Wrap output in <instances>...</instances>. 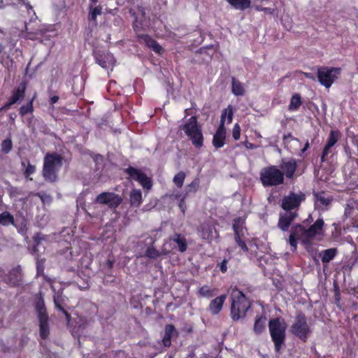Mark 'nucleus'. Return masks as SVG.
<instances>
[{
	"mask_svg": "<svg viewBox=\"0 0 358 358\" xmlns=\"http://www.w3.org/2000/svg\"><path fill=\"white\" fill-rule=\"evenodd\" d=\"M242 224L243 222L240 217L236 218L234 220L233 229L234 230L236 235L239 234Z\"/></svg>",
	"mask_w": 358,
	"mask_h": 358,
	"instance_id": "obj_39",
	"label": "nucleus"
},
{
	"mask_svg": "<svg viewBox=\"0 0 358 358\" xmlns=\"http://www.w3.org/2000/svg\"><path fill=\"white\" fill-rule=\"evenodd\" d=\"M232 92L236 96H243L245 93L243 85L234 78H232Z\"/></svg>",
	"mask_w": 358,
	"mask_h": 358,
	"instance_id": "obj_25",
	"label": "nucleus"
},
{
	"mask_svg": "<svg viewBox=\"0 0 358 358\" xmlns=\"http://www.w3.org/2000/svg\"><path fill=\"white\" fill-rule=\"evenodd\" d=\"M226 129L220 125L213 138V144L216 148H220L224 145Z\"/></svg>",
	"mask_w": 358,
	"mask_h": 358,
	"instance_id": "obj_17",
	"label": "nucleus"
},
{
	"mask_svg": "<svg viewBox=\"0 0 358 358\" xmlns=\"http://www.w3.org/2000/svg\"><path fill=\"white\" fill-rule=\"evenodd\" d=\"M62 302V296L59 294H55L54 296V303L58 310H61L64 314L66 315L67 320H69L70 319V315L62 308L61 303Z\"/></svg>",
	"mask_w": 358,
	"mask_h": 358,
	"instance_id": "obj_30",
	"label": "nucleus"
},
{
	"mask_svg": "<svg viewBox=\"0 0 358 358\" xmlns=\"http://www.w3.org/2000/svg\"><path fill=\"white\" fill-rule=\"evenodd\" d=\"M62 165L61 155L48 153L44 157L43 176L45 180L55 182L57 180V173Z\"/></svg>",
	"mask_w": 358,
	"mask_h": 358,
	"instance_id": "obj_3",
	"label": "nucleus"
},
{
	"mask_svg": "<svg viewBox=\"0 0 358 358\" xmlns=\"http://www.w3.org/2000/svg\"><path fill=\"white\" fill-rule=\"evenodd\" d=\"M309 147V143L307 142L304 146V148L302 149V152H305Z\"/></svg>",
	"mask_w": 358,
	"mask_h": 358,
	"instance_id": "obj_57",
	"label": "nucleus"
},
{
	"mask_svg": "<svg viewBox=\"0 0 358 358\" xmlns=\"http://www.w3.org/2000/svg\"><path fill=\"white\" fill-rule=\"evenodd\" d=\"M266 318L264 316H261L256 319L254 325V331L257 334H261L264 330L266 327Z\"/></svg>",
	"mask_w": 358,
	"mask_h": 358,
	"instance_id": "obj_23",
	"label": "nucleus"
},
{
	"mask_svg": "<svg viewBox=\"0 0 358 358\" xmlns=\"http://www.w3.org/2000/svg\"><path fill=\"white\" fill-rule=\"evenodd\" d=\"M94 3H96L97 0H92Z\"/></svg>",
	"mask_w": 358,
	"mask_h": 358,
	"instance_id": "obj_61",
	"label": "nucleus"
},
{
	"mask_svg": "<svg viewBox=\"0 0 358 358\" xmlns=\"http://www.w3.org/2000/svg\"><path fill=\"white\" fill-rule=\"evenodd\" d=\"M58 100H59V96H53L52 97L50 98V104L55 103L56 102H57Z\"/></svg>",
	"mask_w": 358,
	"mask_h": 358,
	"instance_id": "obj_54",
	"label": "nucleus"
},
{
	"mask_svg": "<svg viewBox=\"0 0 358 358\" xmlns=\"http://www.w3.org/2000/svg\"><path fill=\"white\" fill-rule=\"evenodd\" d=\"M180 197V195L179 194H172L171 195V198L172 199H179Z\"/></svg>",
	"mask_w": 358,
	"mask_h": 358,
	"instance_id": "obj_56",
	"label": "nucleus"
},
{
	"mask_svg": "<svg viewBox=\"0 0 358 358\" xmlns=\"http://www.w3.org/2000/svg\"><path fill=\"white\" fill-rule=\"evenodd\" d=\"M142 194L141 190L134 189L130 193V203L132 206L138 207L141 204Z\"/></svg>",
	"mask_w": 358,
	"mask_h": 358,
	"instance_id": "obj_22",
	"label": "nucleus"
},
{
	"mask_svg": "<svg viewBox=\"0 0 358 358\" xmlns=\"http://www.w3.org/2000/svg\"><path fill=\"white\" fill-rule=\"evenodd\" d=\"M171 337H170L169 336L164 335L163 341H162L164 346L169 347L171 345Z\"/></svg>",
	"mask_w": 358,
	"mask_h": 358,
	"instance_id": "obj_51",
	"label": "nucleus"
},
{
	"mask_svg": "<svg viewBox=\"0 0 358 358\" xmlns=\"http://www.w3.org/2000/svg\"><path fill=\"white\" fill-rule=\"evenodd\" d=\"M96 62L103 69H113L115 59L113 55L109 52L98 55L96 57Z\"/></svg>",
	"mask_w": 358,
	"mask_h": 358,
	"instance_id": "obj_15",
	"label": "nucleus"
},
{
	"mask_svg": "<svg viewBox=\"0 0 358 358\" xmlns=\"http://www.w3.org/2000/svg\"><path fill=\"white\" fill-rule=\"evenodd\" d=\"M186 197H187L186 195H183L178 203V207L180 208V210L182 211V213L183 214H185V210H186V204L185 202V199Z\"/></svg>",
	"mask_w": 358,
	"mask_h": 358,
	"instance_id": "obj_47",
	"label": "nucleus"
},
{
	"mask_svg": "<svg viewBox=\"0 0 358 358\" xmlns=\"http://www.w3.org/2000/svg\"><path fill=\"white\" fill-rule=\"evenodd\" d=\"M231 316L232 319L238 320L244 317L250 307V301L242 292L236 288L231 290Z\"/></svg>",
	"mask_w": 358,
	"mask_h": 358,
	"instance_id": "obj_2",
	"label": "nucleus"
},
{
	"mask_svg": "<svg viewBox=\"0 0 358 358\" xmlns=\"http://www.w3.org/2000/svg\"><path fill=\"white\" fill-rule=\"evenodd\" d=\"M199 185V181L197 179L194 180L190 184L186 186L185 187V194L187 196L188 194L190 192H196Z\"/></svg>",
	"mask_w": 358,
	"mask_h": 358,
	"instance_id": "obj_32",
	"label": "nucleus"
},
{
	"mask_svg": "<svg viewBox=\"0 0 358 358\" xmlns=\"http://www.w3.org/2000/svg\"><path fill=\"white\" fill-rule=\"evenodd\" d=\"M36 168L35 166L31 165L29 162L27 163V166L24 171V176L28 178L30 175L33 174L35 172Z\"/></svg>",
	"mask_w": 358,
	"mask_h": 358,
	"instance_id": "obj_42",
	"label": "nucleus"
},
{
	"mask_svg": "<svg viewBox=\"0 0 358 358\" xmlns=\"http://www.w3.org/2000/svg\"><path fill=\"white\" fill-rule=\"evenodd\" d=\"M213 228L210 226L203 227L201 231V236L205 239H211L213 238Z\"/></svg>",
	"mask_w": 358,
	"mask_h": 358,
	"instance_id": "obj_37",
	"label": "nucleus"
},
{
	"mask_svg": "<svg viewBox=\"0 0 358 358\" xmlns=\"http://www.w3.org/2000/svg\"><path fill=\"white\" fill-rule=\"evenodd\" d=\"M12 147L13 143L10 138L5 139L1 145V151L6 154L8 153L12 150Z\"/></svg>",
	"mask_w": 358,
	"mask_h": 358,
	"instance_id": "obj_36",
	"label": "nucleus"
},
{
	"mask_svg": "<svg viewBox=\"0 0 358 358\" xmlns=\"http://www.w3.org/2000/svg\"><path fill=\"white\" fill-rule=\"evenodd\" d=\"M29 30L34 31V33H37L38 37L42 36L45 32L44 29L41 25L38 26L36 29H31Z\"/></svg>",
	"mask_w": 358,
	"mask_h": 358,
	"instance_id": "obj_49",
	"label": "nucleus"
},
{
	"mask_svg": "<svg viewBox=\"0 0 358 358\" xmlns=\"http://www.w3.org/2000/svg\"><path fill=\"white\" fill-rule=\"evenodd\" d=\"M227 259H224L222 262L220 264V268L222 273H225L227 270Z\"/></svg>",
	"mask_w": 358,
	"mask_h": 358,
	"instance_id": "obj_52",
	"label": "nucleus"
},
{
	"mask_svg": "<svg viewBox=\"0 0 358 358\" xmlns=\"http://www.w3.org/2000/svg\"><path fill=\"white\" fill-rule=\"evenodd\" d=\"M337 250L336 248H330L325 250L322 253V262L323 263H329L336 256Z\"/></svg>",
	"mask_w": 358,
	"mask_h": 358,
	"instance_id": "obj_24",
	"label": "nucleus"
},
{
	"mask_svg": "<svg viewBox=\"0 0 358 358\" xmlns=\"http://www.w3.org/2000/svg\"><path fill=\"white\" fill-rule=\"evenodd\" d=\"M226 298L227 296L225 294H222L210 301L209 304V310L213 315H217L220 312Z\"/></svg>",
	"mask_w": 358,
	"mask_h": 358,
	"instance_id": "obj_18",
	"label": "nucleus"
},
{
	"mask_svg": "<svg viewBox=\"0 0 358 358\" xmlns=\"http://www.w3.org/2000/svg\"><path fill=\"white\" fill-rule=\"evenodd\" d=\"M227 108H225L222 113L220 124V125H222V127H224V122L227 118Z\"/></svg>",
	"mask_w": 358,
	"mask_h": 358,
	"instance_id": "obj_50",
	"label": "nucleus"
},
{
	"mask_svg": "<svg viewBox=\"0 0 358 358\" xmlns=\"http://www.w3.org/2000/svg\"><path fill=\"white\" fill-rule=\"evenodd\" d=\"M248 148H253L252 144H250V145L248 146Z\"/></svg>",
	"mask_w": 358,
	"mask_h": 358,
	"instance_id": "obj_58",
	"label": "nucleus"
},
{
	"mask_svg": "<svg viewBox=\"0 0 358 358\" xmlns=\"http://www.w3.org/2000/svg\"><path fill=\"white\" fill-rule=\"evenodd\" d=\"M341 73L339 68H329L323 67L317 70V78L321 85L325 87L329 88L331 87L335 80L338 78Z\"/></svg>",
	"mask_w": 358,
	"mask_h": 358,
	"instance_id": "obj_7",
	"label": "nucleus"
},
{
	"mask_svg": "<svg viewBox=\"0 0 358 358\" xmlns=\"http://www.w3.org/2000/svg\"><path fill=\"white\" fill-rule=\"evenodd\" d=\"M186 175L183 171L178 172L173 179V182L179 188H181L183 185Z\"/></svg>",
	"mask_w": 358,
	"mask_h": 358,
	"instance_id": "obj_31",
	"label": "nucleus"
},
{
	"mask_svg": "<svg viewBox=\"0 0 358 358\" xmlns=\"http://www.w3.org/2000/svg\"><path fill=\"white\" fill-rule=\"evenodd\" d=\"M332 148L333 147H329V145L326 144L323 149L322 154L321 156L322 162H324L327 159L328 155L332 153Z\"/></svg>",
	"mask_w": 358,
	"mask_h": 358,
	"instance_id": "obj_41",
	"label": "nucleus"
},
{
	"mask_svg": "<svg viewBox=\"0 0 358 358\" xmlns=\"http://www.w3.org/2000/svg\"><path fill=\"white\" fill-rule=\"evenodd\" d=\"M286 329L285 322L280 318L272 319L268 322V329L276 351H279L284 344Z\"/></svg>",
	"mask_w": 358,
	"mask_h": 358,
	"instance_id": "obj_5",
	"label": "nucleus"
},
{
	"mask_svg": "<svg viewBox=\"0 0 358 358\" xmlns=\"http://www.w3.org/2000/svg\"><path fill=\"white\" fill-rule=\"evenodd\" d=\"M257 137L262 138V136L259 134H257Z\"/></svg>",
	"mask_w": 358,
	"mask_h": 358,
	"instance_id": "obj_59",
	"label": "nucleus"
},
{
	"mask_svg": "<svg viewBox=\"0 0 358 358\" xmlns=\"http://www.w3.org/2000/svg\"><path fill=\"white\" fill-rule=\"evenodd\" d=\"M170 358H171V357H170Z\"/></svg>",
	"mask_w": 358,
	"mask_h": 358,
	"instance_id": "obj_63",
	"label": "nucleus"
},
{
	"mask_svg": "<svg viewBox=\"0 0 358 358\" xmlns=\"http://www.w3.org/2000/svg\"><path fill=\"white\" fill-rule=\"evenodd\" d=\"M259 176L264 187L277 186L284 182V173L276 166L271 165L263 168Z\"/></svg>",
	"mask_w": 358,
	"mask_h": 358,
	"instance_id": "obj_4",
	"label": "nucleus"
},
{
	"mask_svg": "<svg viewBox=\"0 0 358 358\" xmlns=\"http://www.w3.org/2000/svg\"><path fill=\"white\" fill-rule=\"evenodd\" d=\"M36 310L38 313L40 327V336L43 339L48 338L49 335V325H48V316L46 313L43 301H39L36 306Z\"/></svg>",
	"mask_w": 358,
	"mask_h": 358,
	"instance_id": "obj_9",
	"label": "nucleus"
},
{
	"mask_svg": "<svg viewBox=\"0 0 358 358\" xmlns=\"http://www.w3.org/2000/svg\"><path fill=\"white\" fill-rule=\"evenodd\" d=\"M201 296L206 297V298H211L214 295H215L216 293H215V289H211L208 285H204L201 287L199 291Z\"/></svg>",
	"mask_w": 358,
	"mask_h": 358,
	"instance_id": "obj_28",
	"label": "nucleus"
},
{
	"mask_svg": "<svg viewBox=\"0 0 358 358\" xmlns=\"http://www.w3.org/2000/svg\"><path fill=\"white\" fill-rule=\"evenodd\" d=\"M22 165L23 166H25V163H24V162H22Z\"/></svg>",
	"mask_w": 358,
	"mask_h": 358,
	"instance_id": "obj_60",
	"label": "nucleus"
},
{
	"mask_svg": "<svg viewBox=\"0 0 358 358\" xmlns=\"http://www.w3.org/2000/svg\"><path fill=\"white\" fill-rule=\"evenodd\" d=\"M298 216L296 212H286L280 215L278 227L283 231L288 230L292 222Z\"/></svg>",
	"mask_w": 358,
	"mask_h": 358,
	"instance_id": "obj_14",
	"label": "nucleus"
},
{
	"mask_svg": "<svg viewBox=\"0 0 358 358\" xmlns=\"http://www.w3.org/2000/svg\"><path fill=\"white\" fill-rule=\"evenodd\" d=\"M338 137L339 133L338 131H331L327 145H329V147H333L338 141Z\"/></svg>",
	"mask_w": 358,
	"mask_h": 358,
	"instance_id": "obj_34",
	"label": "nucleus"
},
{
	"mask_svg": "<svg viewBox=\"0 0 358 358\" xmlns=\"http://www.w3.org/2000/svg\"><path fill=\"white\" fill-rule=\"evenodd\" d=\"M314 195L316 197L317 201L320 202L322 206H327L330 204L331 200L325 197L324 193H316Z\"/></svg>",
	"mask_w": 358,
	"mask_h": 358,
	"instance_id": "obj_35",
	"label": "nucleus"
},
{
	"mask_svg": "<svg viewBox=\"0 0 358 358\" xmlns=\"http://www.w3.org/2000/svg\"><path fill=\"white\" fill-rule=\"evenodd\" d=\"M25 29L27 31L26 34L24 36L25 38L29 40H36L38 38L37 33H34V31H30L27 24H25Z\"/></svg>",
	"mask_w": 358,
	"mask_h": 358,
	"instance_id": "obj_40",
	"label": "nucleus"
},
{
	"mask_svg": "<svg viewBox=\"0 0 358 358\" xmlns=\"http://www.w3.org/2000/svg\"><path fill=\"white\" fill-rule=\"evenodd\" d=\"M236 242L238 243V245L244 250L248 251V247L246 244L241 240V238L238 234L236 235Z\"/></svg>",
	"mask_w": 358,
	"mask_h": 358,
	"instance_id": "obj_45",
	"label": "nucleus"
},
{
	"mask_svg": "<svg viewBox=\"0 0 358 358\" xmlns=\"http://www.w3.org/2000/svg\"><path fill=\"white\" fill-rule=\"evenodd\" d=\"M280 168L283 171L284 175H285L287 178H291L296 169V160L294 159H283L281 162Z\"/></svg>",
	"mask_w": 358,
	"mask_h": 358,
	"instance_id": "obj_16",
	"label": "nucleus"
},
{
	"mask_svg": "<svg viewBox=\"0 0 358 358\" xmlns=\"http://www.w3.org/2000/svg\"><path fill=\"white\" fill-rule=\"evenodd\" d=\"M175 328L172 324L166 325L165 327V335L171 337L173 332L174 331Z\"/></svg>",
	"mask_w": 358,
	"mask_h": 358,
	"instance_id": "obj_48",
	"label": "nucleus"
},
{
	"mask_svg": "<svg viewBox=\"0 0 358 358\" xmlns=\"http://www.w3.org/2000/svg\"><path fill=\"white\" fill-rule=\"evenodd\" d=\"M25 84L21 83L17 90L13 92V94L10 98L9 101L1 108V110H7L10 108L12 105L22 101L25 95Z\"/></svg>",
	"mask_w": 358,
	"mask_h": 358,
	"instance_id": "obj_12",
	"label": "nucleus"
},
{
	"mask_svg": "<svg viewBox=\"0 0 358 358\" xmlns=\"http://www.w3.org/2000/svg\"><path fill=\"white\" fill-rule=\"evenodd\" d=\"M324 224L322 219H317L308 229H306L301 224L293 226L291 228L289 238V243L293 248V250L296 249L297 239L301 240L303 243L308 244L315 236L321 235Z\"/></svg>",
	"mask_w": 358,
	"mask_h": 358,
	"instance_id": "obj_1",
	"label": "nucleus"
},
{
	"mask_svg": "<svg viewBox=\"0 0 358 358\" xmlns=\"http://www.w3.org/2000/svg\"><path fill=\"white\" fill-rule=\"evenodd\" d=\"M33 101H34V98L27 105L22 106L20 108V114L22 116H24L27 113H31L33 112V110H34Z\"/></svg>",
	"mask_w": 358,
	"mask_h": 358,
	"instance_id": "obj_33",
	"label": "nucleus"
},
{
	"mask_svg": "<svg viewBox=\"0 0 358 358\" xmlns=\"http://www.w3.org/2000/svg\"><path fill=\"white\" fill-rule=\"evenodd\" d=\"M24 6H25V8H27V11L29 13L30 10L31 11H34L33 10V8L31 5H29L28 3H24ZM34 13V15H35V13Z\"/></svg>",
	"mask_w": 358,
	"mask_h": 358,
	"instance_id": "obj_55",
	"label": "nucleus"
},
{
	"mask_svg": "<svg viewBox=\"0 0 358 358\" xmlns=\"http://www.w3.org/2000/svg\"><path fill=\"white\" fill-rule=\"evenodd\" d=\"M301 98L299 94H296L291 99L289 109L290 110H296L301 106Z\"/></svg>",
	"mask_w": 358,
	"mask_h": 358,
	"instance_id": "obj_27",
	"label": "nucleus"
},
{
	"mask_svg": "<svg viewBox=\"0 0 358 358\" xmlns=\"http://www.w3.org/2000/svg\"><path fill=\"white\" fill-rule=\"evenodd\" d=\"M231 6L238 10H245L250 7L251 0H226Z\"/></svg>",
	"mask_w": 358,
	"mask_h": 358,
	"instance_id": "obj_21",
	"label": "nucleus"
},
{
	"mask_svg": "<svg viewBox=\"0 0 358 358\" xmlns=\"http://www.w3.org/2000/svg\"><path fill=\"white\" fill-rule=\"evenodd\" d=\"M95 201L107 205L110 208H116L122 203V199L113 192H103L96 196Z\"/></svg>",
	"mask_w": 358,
	"mask_h": 358,
	"instance_id": "obj_11",
	"label": "nucleus"
},
{
	"mask_svg": "<svg viewBox=\"0 0 358 358\" xmlns=\"http://www.w3.org/2000/svg\"><path fill=\"white\" fill-rule=\"evenodd\" d=\"M233 115H234L233 108H232V106L231 105H229L227 107V118H226L227 120V123L231 122L232 119H233Z\"/></svg>",
	"mask_w": 358,
	"mask_h": 358,
	"instance_id": "obj_46",
	"label": "nucleus"
},
{
	"mask_svg": "<svg viewBox=\"0 0 358 358\" xmlns=\"http://www.w3.org/2000/svg\"><path fill=\"white\" fill-rule=\"evenodd\" d=\"M143 41L145 43V45L152 48V50L159 54H161L163 52V49L159 44H158L155 40H153L151 37L148 35L143 36L141 37Z\"/></svg>",
	"mask_w": 358,
	"mask_h": 358,
	"instance_id": "obj_20",
	"label": "nucleus"
},
{
	"mask_svg": "<svg viewBox=\"0 0 358 358\" xmlns=\"http://www.w3.org/2000/svg\"><path fill=\"white\" fill-rule=\"evenodd\" d=\"M145 255L150 258L155 259L160 255V253L157 250L152 246L147 249Z\"/></svg>",
	"mask_w": 358,
	"mask_h": 358,
	"instance_id": "obj_38",
	"label": "nucleus"
},
{
	"mask_svg": "<svg viewBox=\"0 0 358 358\" xmlns=\"http://www.w3.org/2000/svg\"><path fill=\"white\" fill-rule=\"evenodd\" d=\"M303 73V75H304L306 78H309V79H311V80H315V76H314V75H313V74L310 73Z\"/></svg>",
	"mask_w": 358,
	"mask_h": 358,
	"instance_id": "obj_53",
	"label": "nucleus"
},
{
	"mask_svg": "<svg viewBox=\"0 0 358 358\" xmlns=\"http://www.w3.org/2000/svg\"><path fill=\"white\" fill-rule=\"evenodd\" d=\"M14 222L13 217L8 212H3L0 214V224L7 225L13 224Z\"/></svg>",
	"mask_w": 358,
	"mask_h": 358,
	"instance_id": "obj_29",
	"label": "nucleus"
},
{
	"mask_svg": "<svg viewBox=\"0 0 358 358\" xmlns=\"http://www.w3.org/2000/svg\"><path fill=\"white\" fill-rule=\"evenodd\" d=\"M128 173L132 178L138 180L144 188L150 189L152 187L151 179L144 173L139 172L134 168H129Z\"/></svg>",
	"mask_w": 358,
	"mask_h": 358,
	"instance_id": "obj_13",
	"label": "nucleus"
},
{
	"mask_svg": "<svg viewBox=\"0 0 358 358\" xmlns=\"http://www.w3.org/2000/svg\"><path fill=\"white\" fill-rule=\"evenodd\" d=\"M241 135V128L238 124H236L233 128L232 136L235 140H238Z\"/></svg>",
	"mask_w": 358,
	"mask_h": 358,
	"instance_id": "obj_44",
	"label": "nucleus"
},
{
	"mask_svg": "<svg viewBox=\"0 0 358 358\" xmlns=\"http://www.w3.org/2000/svg\"><path fill=\"white\" fill-rule=\"evenodd\" d=\"M181 129L192 140V144L197 147L201 148L203 145V135L201 129L198 127L196 117L193 116L183 125Z\"/></svg>",
	"mask_w": 358,
	"mask_h": 358,
	"instance_id": "obj_6",
	"label": "nucleus"
},
{
	"mask_svg": "<svg viewBox=\"0 0 358 358\" xmlns=\"http://www.w3.org/2000/svg\"><path fill=\"white\" fill-rule=\"evenodd\" d=\"M171 239L176 242L180 252H185L187 249V243L184 237H182L180 234H175Z\"/></svg>",
	"mask_w": 358,
	"mask_h": 358,
	"instance_id": "obj_26",
	"label": "nucleus"
},
{
	"mask_svg": "<svg viewBox=\"0 0 358 358\" xmlns=\"http://www.w3.org/2000/svg\"><path fill=\"white\" fill-rule=\"evenodd\" d=\"M22 270L20 266H17L12 269L8 277V280L10 284L12 285H18L22 280Z\"/></svg>",
	"mask_w": 358,
	"mask_h": 358,
	"instance_id": "obj_19",
	"label": "nucleus"
},
{
	"mask_svg": "<svg viewBox=\"0 0 358 358\" xmlns=\"http://www.w3.org/2000/svg\"><path fill=\"white\" fill-rule=\"evenodd\" d=\"M305 199L306 195L302 192H290L282 199L281 207L287 212H292V210H297Z\"/></svg>",
	"mask_w": 358,
	"mask_h": 358,
	"instance_id": "obj_8",
	"label": "nucleus"
},
{
	"mask_svg": "<svg viewBox=\"0 0 358 358\" xmlns=\"http://www.w3.org/2000/svg\"><path fill=\"white\" fill-rule=\"evenodd\" d=\"M101 14V8L99 6L95 7L89 16L90 20H95L97 15Z\"/></svg>",
	"mask_w": 358,
	"mask_h": 358,
	"instance_id": "obj_43",
	"label": "nucleus"
},
{
	"mask_svg": "<svg viewBox=\"0 0 358 358\" xmlns=\"http://www.w3.org/2000/svg\"><path fill=\"white\" fill-rule=\"evenodd\" d=\"M262 10H267V8H262Z\"/></svg>",
	"mask_w": 358,
	"mask_h": 358,
	"instance_id": "obj_62",
	"label": "nucleus"
},
{
	"mask_svg": "<svg viewBox=\"0 0 358 358\" xmlns=\"http://www.w3.org/2000/svg\"><path fill=\"white\" fill-rule=\"evenodd\" d=\"M291 332L302 340L306 339L308 334L310 333V328L303 315H297L294 324L291 327Z\"/></svg>",
	"mask_w": 358,
	"mask_h": 358,
	"instance_id": "obj_10",
	"label": "nucleus"
}]
</instances>
